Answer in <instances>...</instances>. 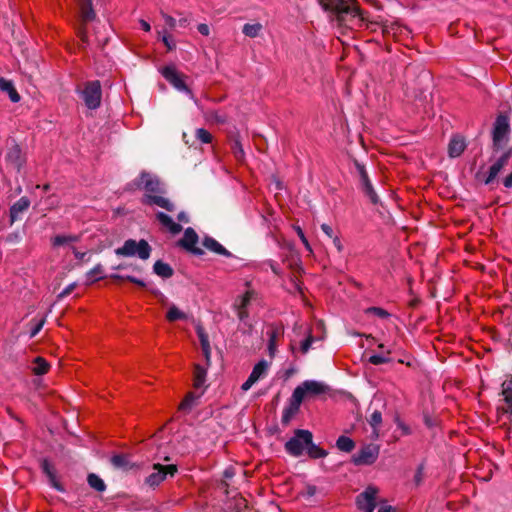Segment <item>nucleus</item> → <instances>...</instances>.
Here are the masks:
<instances>
[{"label": "nucleus", "instance_id": "1", "mask_svg": "<svg viewBox=\"0 0 512 512\" xmlns=\"http://www.w3.org/2000/svg\"><path fill=\"white\" fill-rule=\"evenodd\" d=\"M127 189H144L147 192L141 200L144 205H157L169 212L175 210V205L169 199L156 195L164 193V189L159 178L147 171H142L139 177L128 183Z\"/></svg>", "mask_w": 512, "mask_h": 512}, {"label": "nucleus", "instance_id": "2", "mask_svg": "<svg viewBox=\"0 0 512 512\" xmlns=\"http://www.w3.org/2000/svg\"><path fill=\"white\" fill-rule=\"evenodd\" d=\"M319 3L324 10L332 12L340 24H346L356 17L365 20L356 0H319Z\"/></svg>", "mask_w": 512, "mask_h": 512}, {"label": "nucleus", "instance_id": "3", "mask_svg": "<svg viewBox=\"0 0 512 512\" xmlns=\"http://www.w3.org/2000/svg\"><path fill=\"white\" fill-rule=\"evenodd\" d=\"M510 123L509 117L500 113L492 128V149L493 152H499L504 149L510 140Z\"/></svg>", "mask_w": 512, "mask_h": 512}, {"label": "nucleus", "instance_id": "4", "mask_svg": "<svg viewBox=\"0 0 512 512\" xmlns=\"http://www.w3.org/2000/svg\"><path fill=\"white\" fill-rule=\"evenodd\" d=\"M114 252L119 257L137 256L141 260H147L150 258L152 247L145 239L139 241L128 239L121 247L116 248Z\"/></svg>", "mask_w": 512, "mask_h": 512}, {"label": "nucleus", "instance_id": "5", "mask_svg": "<svg viewBox=\"0 0 512 512\" xmlns=\"http://www.w3.org/2000/svg\"><path fill=\"white\" fill-rule=\"evenodd\" d=\"M312 438L313 434L311 431L305 429H296L294 431V436L285 443L284 449L290 456L298 458L303 455L307 444L311 443Z\"/></svg>", "mask_w": 512, "mask_h": 512}, {"label": "nucleus", "instance_id": "6", "mask_svg": "<svg viewBox=\"0 0 512 512\" xmlns=\"http://www.w3.org/2000/svg\"><path fill=\"white\" fill-rule=\"evenodd\" d=\"M82 99L88 109H97L101 104L102 89L98 80L89 81L81 91Z\"/></svg>", "mask_w": 512, "mask_h": 512}, {"label": "nucleus", "instance_id": "7", "mask_svg": "<svg viewBox=\"0 0 512 512\" xmlns=\"http://www.w3.org/2000/svg\"><path fill=\"white\" fill-rule=\"evenodd\" d=\"M5 161L10 167L15 169L18 173L21 171V169L26 163V156L22 152L20 145L16 142L15 139H11L8 142Z\"/></svg>", "mask_w": 512, "mask_h": 512}, {"label": "nucleus", "instance_id": "8", "mask_svg": "<svg viewBox=\"0 0 512 512\" xmlns=\"http://www.w3.org/2000/svg\"><path fill=\"white\" fill-rule=\"evenodd\" d=\"M512 157V148L506 149L502 155L489 167L488 172L483 175V183L485 185L493 184L500 172L507 166Z\"/></svg>", "mask_w": 512, "mask_h": 512}, {"label": "nucleus", "instance_id": "9", "mask_svg": "<svg viewBox=\"0 0 512 512\" xmlns=\"http://www.w3.org/2000/svg\"><path fill=\"white\" fill-rule=\"evenodd\" d=\"M153 468L155 471L145 479V483L151 487L158 486L167 476L173 477L177 472V466L174 464L162 465L157 463L153 465Z\"/></svg>", "mask_w": 512, "mask_h": 512}, {"label": "nucleus", "instance_id": "10", "mask_svg": "<svg viewBox=\"0 0 512 512\" xmlns=\"http://www.w3.org/2000/svg\"><path fill=\"white\" fill-rule=\"evenodd\" d=\"M379 456V447L374 444H368L362 447L352 456L353 464L357 466L371 465Z\"/></svg>", "mask_w": 512, "mask_h": 512}, {"label": "nucleus", "instance_id": "11", "mask_svg": "<svg viewBox=\"0 0 512 512\" xmlns=\"http://www.w3.org/2000/svg\"><path fill=\"white\" fill-rule=\"evenodd\" d=\"M328 390L329 387L323 382L315 380H305L300 385H298L293 392L300 391L303 401L306 397L319 396L321 394L326 393Z\"/></svg>", "mask_w": 512, "mask_h": 512}, {"label": "nucleus", "instance_id": "12", "mask_svg": "<svg viewBox=\"0 0 512 512\" xmlns=\"http://www.w3.org/2000/svg\"><path fill=\"white\" fill-rule=\"evenodd\" d=\"M377 493L378 489L376 487L368 486L356 498L358 508L364 512H374Z\"/></svg>", "mask_w": 512, "mask_h": 512}, {"label": "nucleus", "instance_id": "13", "mask_svg": "<svg viewBox=\"0 0 512 512\" xmlns=\"http://www.w3.org/2000/svg\"><path fill=\"white\" fill-rule=\"evenodd\" d=\"M198 240L196 231L188 227L184 231L183 238L178 241V245L194 255L201 256L204 254V250L196 246Z\"/></svg>", "mask_w": 512, "mask_h": 512}, {"label": "nucleus", "instance_id": "14", "mask_svg": "<svg viewBox=\"0 0 512 512\" xmlns=\"http://www.w3.org/2000/svg\"><path fill=\"white\" fill-rule=\"evenodd\" d=\"M302 395L300 391L293 392L291 398L289 399V404L284 408L281 423L284 426H287L292 418L299 412L301 403H302Z\"/></svg>", "mask_w": 512, "mask_h": 512}, {"label": "nucleus", "instance_id": "15", "mask_svg": "<svg viewBox=\"0 0 512 512\" xmlns=\"http://www.w3.org/2000/svg\"><path fill=\"white\" fill-rule=\"evenodd\" d=\"M163 77L179 91L190 92L183 80V75L179 73L173 66H165L162 69Z\"/></svg>", "mask_w": 512, "mask_h": 512}, {"label": "nucleus", "instance_id": "16", "mask_svg": "<svg viewBox=\"0 0 512 512\" xmlns=\"http://www.w3.org/2000/svg\"><path fill=\"white\" fill-rule=\"evenodd\" d=\"M112 467L122 472H129L133 469H138V465L130 460L127 454H114L110 458Z\"/></svg>", "mask_w": 512, "mask_h": 512}, {"label": "nucleus", "instance_id": "17", "mask_svg": "<svg viewBox=\"0 0 512 512\" xmlns=\"http://www.w3.org/2000/svg\"><path fill=\"white\" fill-rule=\"evenodd\" d=\"M30 200L28 197L23 196L18 199L10 208V224L21 218V214L26 212L30 207Z\"/></svg>", "mask_w": 512, "mask_h": 512}, {"label": "nucleus", "instance_id": "18", "mask_svg": "<svg viewBox=\"0 0 512 512\" xmlns=\"http://www.w3.org/2000/svg\"><path fill=\"white\" fill-rule=\"evenodd\" d=\"M41 469L43 473L47 476L50 485L54 489H56L59 492L65 491L64 487L56 479V472L53 465L47 459H43L41 461Z\"/></svg>", "mask_w": 512, "mask_h": 512}, {"label": "nucleus", "instance_id": "19", "mask_svg": "<svg viewBox=\"0 0 512 512\" xmlns=\"http://www.w3.org/2000/svg\"><path fill=\"white\" fill-rule=\"evenodd\" d=\"M203 247H205L207 250L224 256V257H232V253L228 251L223 245H221L217 240L210 236H205L202 241Z\"/></svg>", "mask_w": 512, "mask_h": 512}, {"label": "nucleus", "instance_id": "20", "mask_svg": "<svg viewBox=\"0 0 512 512\" xmlns=\"http://www.w3.org/2000/svg\"><path fill=\"white\" fill-rule=\"evenodd\" d=\"M466 143L463 137L454 136L448 145V154L451 158L459 157L465 150Z\"/></svg>", "mask_w": 512, "mask_h": 512}, {"label": "nucleus", "instance_id": "21", "mask_svg": "<svg viewBox=\"0 0 512 512\" xmlns=\"http://www.w3.org/2000/svg\"><path fill=\"white\" fill-rule=\"evenodd\" d=\"M156 219L173 234H179L182 231V226L179 223L173 221V219L164 212L156 213Z\"/></svg>", "mask_w": 512, "mask_h": 512}, {"label": "nucleus", "instance_id": "22", "mask_svg": "<svg viewBox=\"0 0 512 512\" xmlns=\"http://www.w3.org/2000/svg\"><path fill=\"white\" fill-rule=\"evenodd\" d=\"M81 20L83 24L95 19L96 13L93 9L92 0H80L79 2Z\"/></svg>", "mask_w": 512, "mask_h": 512}, {"label": "nucleus", "instance_id": "23", "mask_svg": "<svg viewBox=\"0 0 512 512\" xmlns=\"http://www.w3.org/2000/svg\"><path fill=\"white\" fill-rule=\"evenodd\" d=\"M0 90L7 93L10 100L14 103L19 102L21 99L19 93L15 89L13 82L3 77H0Z\"/></svg>", "mask_w": 512, "mask_h": 512}, {"label": "nucleus", "instance_id": "24", "mask_svg": "<svg viewBox=\"0 0 512 512\" xmlns=\"http://www.w3.org/2000/svg\"><path fill=\"white\" fill-rule=\"evenodd\" d=\"M207 377L206 368L202 367L199 364L194 365V374H193V387L195 389L206 388L205 382Z\"/></svg>", "mask_w": 512, "mask_h": 512}, {"label": "nucleus", "instance_id": "25", "mask_svg": "<svg viewBox=\"0 0 512 512\" xmlns=\"http://www.w3.org/2000/svg\"><path fill=\"white\" fill-rule=\"evenodd\" d=\"M153 272L163 279L171 278L174 275L173 268L168 263L162 260H157L154 263Z\"/></svg>", "mask_w": 512, "mask_h": 512}, {"label": "nucleus", "instance_id": "26", "mask_svg": "<svg viewBox=\"0 0 512 512\" xmlns=\"http://www.w3.org/2000/svg\"><path fill=\"white\" fill-rule=\"evenodd\" d=\"M306 452L308 456L312 459L324 458L328 455V452L326 450L314 444L313 438L311 439V443L307 444Z\"/></svg>", "mask_w": 512, "mask_h": 512}, {"label": "nucleus", "instance_id": "27", "mask_svg": "<svg viewBox=\"0 0 512 512\" xmlns=\"http://www.w3.org/2000/svg\"><path fill=\"white\" fill-rule=\"evenodd\" d=\"M87 482H88L89 486L92 489L96 490L97 492H104L106 490V484L104 483L103 479H101L95 473L88 474Z\"/></svg>", "mask_w": 512, "mask_h": 512}, {"label": "nucleus", "instance_id": "28", "mask_svg": "<svg viewBox=\"0 0 512 512\" xmlns=\"http://www.w3.org/2000/svg\"><path fill=\"white\" fill-rule=\"evenodd\" d=\"M33 363L32 372L35 375H44L49 371L50 365L43 357H36Z\"/></svg>", "mask_w": 512, "mask_h": 512}, {"label": "nucleus", "instance_id": "29", "mask_svg": "<svg viewBox=\"0 0 512 512\" xmlns=\"http://www.w3.org/2000/svg\"><path fill=\"white\" fill-rule=\"evenodd\" d=\"M268 369V363L266 360L259 361L254 367L249 377L255 381V383L264 376Z\"/></svg>", "mask_w": 512, "mask_h": 512}, {"label": "nucleus", "instance_id": "30", "mask_svg": "<svg viewBox=\"0 0 512 512\" xmlns=\"http://www.w3.org/2000/svg\"><path fill=\"white\" fill-rule=\"evenodd\" d=\"M336 447L343 452L349 453L355 448V442L347 436H340L336 441Z\"/></svg>", "mask_w": 512, "mask_h": 512}, {"label": "nucleus", "instance_id": "31", "mask_svg": "<svg viewBox=\"0 0 512 512\" xmlns=\"http://www.w3.org/2000/svg\"><path fill=\"white\" fill-rule=\"evenodd\" d=\"M502 394L509 406L508 412L512 415V378L502 383Z\"/></svg>", "mask_w": 512, "mask_h": 512}, {"label": "nucleus", "instance_id": "32", "mask_svg": "<svg viewBox=\"0 0 512 512\" xmlns=\"http://www.w3.org/2000/svg\"><path fill=\"white\" fill-rule=\"evenodd\" d=\"M104 267L102 264H97L86 273L88 284H92L98 280L103 279Z\"/></svg>", "mask_w": 512, "mask_h": 512}, {"label": "nucleus", "instance_id": "33", "mask_svg": "<svg viewBox=\"0 0 512 512\" xmlns=\"http://www.w3.org/2000/svg\"><path fill=\"white\" fill-rule=\"evenodd\" d=\"M199 398H200V395H196L193 392L187 393L186 396L184 397V399L182 400V402L180 403L179 409L184 410V411H190L191 408L193 407L195 401Z\"/></svg>", "mask_w": 512, "mask_h": 512}, {"label": "nucleus", "instance_id": "34", "mask_svg": "<svg viewBox=\"0 0 512 512\" xmlns=\"http://www.w3.org/2000/svg\"><path fill=\"white\" fill-rule=\"evenodd\" d=\"M78 239V236L75 235H56L52 238V245L54 247H59L71 242H76Z\"/></svg>", "mask_w": 512, "mask_h": 512}, {"label": "nucleus", "instance_id": "35", "mask_svg": "<svg viewBox=\"0 0 512 512\" xmlns=\"http://www.w3.org/2000/svg\"><path fill=\"white\" fill-rule=\"evenodd\" d=\"M272 330L268 333L269 341H268V350L270 355H273L276 350V339L282 333V331L275 326H271Z\"/></svg>", "mask_w": 512, "mask_h": 512}, {"label": "nucleus", "instance_id": "36", "mask_svg": "<svg viewBox=\"0 0 512 512\" xmlns=\"http://www.w3.org/2000/svg\"><path fill=\"white\" fill-rule=\"evenodd\" d=\"M231 150H232L234 156L236 157V159H238V160L243 159L244 150H243L242 143L238 136H234L231 139Z\"/></svg>", "mask_w": 512, "mask_h": 512}, {"label": "nucleus", "instance_id": "37", "mask_svg": "<svg viewBox=\"0 0 512 512\" xmlns=\"http://www.w3.org/2000/svg\"><path fill=\"white\" fill-rule=\"evenodd\" d=\"M262 30V25L260 23H253V24H245L243 26L242 32L245 36L254 38L258 36L259 32Z\"/></svg>", "mask_w": 512, "mask_h": 512}, {"label": "nucleus", "instance_id": "38", "mask_svg": "<svg viewBox=\"0 0 512 512\" xmlns=\"http://www.w3.org/2000/svg\"><path fill=\"white\" fill-rule=\"evenodd\" d=\"M166 318L170 322H175L178 320H185L187 316L185 313L180 311L175 305H172L167 312Z\"/></svg>", "mask_w": 512, "mask_h": 512}, {"label": "nucleus", "instance_id": "39", "mask_svg": "<svg viewBox=\"0 0 512 512\" xmlns=\"http://www.w3.org/2000/svg\"><path fill=\"white\" fill-rule=\"evenodd\" d=\"M110 277H111V279L116 280V281L126 280V281H129L131 283L138 285L139 287H142V288L146 287V283L143 280L138 279L134 276H130V275L124 276V275H120V274H112Z\"/></svg>", "mask_w": 512, "mask_h": 512}, {"label": "nucleus", "instance_id": "40", "mask_svg": "<svg viewBox=\"0 0 512 512\" xmlns=\"http://www.w3.org/2000/svg\"><path fill=\"white\" fill-rule=\"evenodd\" d=\"M195 137L198 141H200L203 144H208L212 142L213 136L212 134L204 129V128H198L195 131Z\"/></svg>", "mask_w": 512, "mask_h": 512}, {"label": "nucleus", "instance_id": "41", "mask_svg": "<svg viewBox=\"0 0 512 512\" xmlns=\"http://www.w3.org/2000/svg\"><path fill=\"white\" fill-rule=\"evenodd\" d=\"M390 354V351L388 350L385 354H376L369 357L368 361L369 363L373 365H380L384 363H389L391 361V358L388 356Z\"/></svg>", "mask_w": 512, "mask_h": 512}, {"label": "nucleus", "instance_id": "42", "mask_svg": "<svg viewBox=\"0 0 512 512\" xmlns=\"http://www.w3.org/2000/svg\"><path fill=\"white\" fill-rule=\"evenodd\" d=\"M364 193V195L366 197L369 198L370 202L373 204V205H378L380 204V198L379 196L377 195L376 191L374 190V187L373 185H371L370 187H367L366 189H364L362 191Z\"/></svg>", "mask_w": 512, "mask_h": 512}, {"label": "nucleus", "instance_id": "43", "mask_svg": "<svg viewBox=\"0 0 512 512\" xmlns=\"http://www.w3.org/2000/svg\"><path fill=\"white\" fill-rule=\"evenodd\" d=\"M366 314H374L376 315L377 317L379 318H388L390 316V314L388 313V311H386L385 309L381 308V307H369L366 309L365 311Z\"/></svg>", "mask_w": 512, "mask_h": 512}, {"label": "nucleus", "instance_id": "44", "mask_svg": "<svg viewBox=\"0 0 512 512\" xmlns=\"http://www.w3.org/2000/svg\"><path fill=\"white\" fill-rule=\"evenodd\" d=\"M382 422V414L380 411L378 410H375L371 416H370V419H369V424L371 425V427L374 428V430L376 429L377 426H379Z\"/></svg>", "mask_w": 512, "mask_h": 512}, {"label": "nucleus", "instance_id": "45", "mask_svg": "<svg viewBox=\"0 0 512 512\" xmlns=\"http://www.w3.org/2000/svg\"><path fill=\"white\" fill-rule=\"evenodd\" d=\"M197 335L199 337V341L201 344V347L209 346V339L207 333L204 331L202 327H197Z\"/></svg>", "mask_w": 512, "mask_h": 512}, {"label": "nucleus", "instance_id": "46", "mask_svg": "<svg viewBox=\"0 0 512 512\" xmlns=\"http://www.w3.org/2000/svg\"><path fill=\"white\" fill-rule=\"evenodd\" d=\"M424 469H425V464L424 463L419 464V466L417 467L416 473L414 475V482H415L416 485H420L422 483L423 475H424Z\"/></svg>", "mask_w": 512, "mask_h": 512}, {"label": "nucleus", "instance_id": "47", "mask_svg": "<svg viewBox=\"0 0 512 512\" xmlns=\"http://www.w3.org/2000/svg\"><path fill=\"white\" fill-rule=\"evenodd\" d=\"M314 340V337L309 335L304 341L301 342L300 350L303 354H306L309 351Z\"/></svg>", "mask_w": 512, "mask_h": 512}, {"label": "nucleus", "instance_id": "48", "mask_svg": "<svg viewBox=\"0 0 512 512\" xmlns=\"http://www.w3.org/2000/svg\"><path fill=\"white\" fill-rule=\"evenodd\" d=\"M354 165H355L357 172L359 173L360 180L368 177V173L366 171L364 164L360 163L358 160L355 159Z\"/></svg>", "mask_w": 512, "mask_h": 512}, {"label": "nucleus", "instance_id": "49", "mask_svg": "<svg viewBox=\"0 0 512 512\" xmlns=\"http://www.w3.org/2000/svg\"><path fill=\"white\" fill-rule=\"evenodd\" d=\"M45 321V318H42L34 325V327L30 331V338L35 337L41 331L45 324Z\"/></svg>", "mask_w": 512, "mask_h": 512}, {"label": "nucleus", "instance_id": "50", "mask_svg": "<svg viewBox=\"0 0 512 512\" xmlns=\"http://www.w3.org/2000/svg\"><path fill=\"white\" fill-rule=\"evenodd\" d=\"M251 301V292H246L242 297H241V301L239 304H237L236 306L237 307H240V308H246L249 303Z\"/></svg>", "mask_w": 512, "mask_h": 512}, {"label": "nucleus", "instance_id": "51", "mask_svg": "<svg viewBox=\"0 0 512 512\" xmlns=\"http://www.w3.org/2000/svg\"><path fill=\"white\" fill-rule=\"evenodd\" d=\"M76 283L69 284L66 288L63 289V291L57 296L58 299H63L64 297L68 296L72 291L75 289Z\"/></svg>", "mask_w": 512, "mask_h": 512}, {"label": "nucleus", "instance_id": "52", "mask_svg": "<svg viewBox=\"0 0 512 512\" xmlns=\"http://www.w3.org/2000/svg\"><path fill=\"white\" fill-rule=\"evenodd\" d=\"M162 41H163V43L165 44V46L167 47L168 50L175 49L176 44L174 43V41L172 40V38L169 35H164L162 37Z\"/></svg>", "mask_w": 512, "mask_h": 512}, {"label": "nucleus", "instance_id": "53", "mask_svg": "<svg viewBox=\"0 0 512 512\" xmlns=\"http://www.w3.org/2000/svg\"><path fill=\"white\" fill-rule=\"evenodd\" d=\"M297 233H298V236L300 237L302 243L306 247V249L309 250V251H312L311 246H310V244H309L307 238L305 237V235H304V233H303L301 228L298 227Z\"/></svg>", "mask_w": 512, "mask_h": 512}, {"label": "nucleus", "instance_id": "54", "mask_svg": "<svg viewBox=\"0 0 512 512\" xmlns=\"http://www.w3.org/2000/svg\"><path fill=\"white\" fill-rule=\"evenodd\" d=\"M201 348H202V352H203L205 360H206V364H207V366H210V363H211V348H210V345L209 346H205V347H201Z\"/></svg>", "mask_w": 512, "mask_h": 512}, {"label": "nucleus", "instance_id": "55", "mask_svg": "<svg viewBox=\"0 0 512 512\" xmlns=\"http://www.w3.org/2000/svg\"><path fill=\"white\" fill-rule=\"evenodd\" d=\"M321 230L329 237V238H333L335 235H334V232H333V229L330 225L326 224V223H323L321 225Z\"/></svg>", "mask_w": 512, "mask_h": 512}, {"label": "nucleus", "instance_id": "56", "mask_svg": "<svg viewBox=\"0 0 512 512\" xmlns=\"http://www.w3.org/2000/svg\"><path fill=\"white\" fill-rule=\"evenodd\" d=\"M99 29L100 28H98V27L94 28L98 44L103 48L108 43L109 38L108 37H104L103 39H100V37H99V33H100Z\"/></svg>", "mask_w": 512, "mask_h": 512}, {"label": "nucleus", "instance_id": "57", "mask_svg": "<svg viewBox=\"0 0 512 512\" xmlns=\"http://www.w3.org/2000/svg\"><path fill=\"white\" fill-rule=\"evenodd\" d=\"M78 37L81 39L83 43L88 44L89 40L86 28L82 27L78 30Z\"/></svg>", "mask_w": 512, "mask_h": 512}, {"label": "nucleus", "instance_id": "58", "mask_svg": "<svg viewBox=\"0 0 512 512\" xmlns=\"http://www.w3.org/2000/svg\"><path fill=\"white\" fill-rule=\"evenodd\" d=\"M163 18L166 22V24L170 27V28H174L177 24V21L176 19H174L172 16L170 15H167V14H163Z\"/></svg>", "mask_w": 512, "mask_h": 512}, {"label": "nucleus", "instance_id": "59", "mask_svg": "<svg viewBox=\"0 0 512 512\" xmlns=\"http://www.w3.org/2000/svg\"><path fill=\"white\" fill-rule=\"evenodd\" d=\"M197 29H198V32L204 36H208L210 33L209 26L204 23L199 24Z\"/></svg>", "mask_w": 512, "mask_h": 512}, {"label": "nucleus", "instance_id": "60", "mask_svg": "<svg viewBox=\"0 0 512 512\" xmlns=\"http://www.w3.org/2000/svg\"><path fill=\"white\" fill-rule=\"evenodd\" d=\"M254 384L255 381L248 376L247 380L242 384L241 389L243 391H248Z\"/></svg>", "mask_w": 512, "mask_h": 512}, {"label": "nucleus", "instance_id": "61", "mask_svg": "<svg viewBox=\"0 0 512 512\" xmlns=\"http://www.w3.org/2000/svg\"><path fill=\"white\" fill-rule=\"evenodd\" d=\"M177 220L180 223H188L190 221L189 216L184 211H181V212L178 213Z\"/></svg>", "mask_w": 512, "mask_h": 512}, {"label": "nucleus", "instance_id": "62", "mask_svg": "<svg viewBox=\"0 0 512 512\" xmlns=\"http://www.w3.org/2000/svg\"><path fill=\"white\" fill-rule=\"evenodd\" d=\"M317 493V487L314 485H307L305 495L312 497Z\"/></svg>", "mask_w": 512, "mask_h": 512}, {"label": "nucleus", "instance_id": "63", "mask_svg": "<svg viewBox=\"0 0 512 512\" xmlns=\"http://www.w3.org/2000/svg\"><path fill=\"white\" fill-rule=\"evenodd\" d=\"M503 185L506 188H512V172L503 179Z\"/></svg>", "mask_w": 512, "mask_h": 512}, {"label": "nucleus", "instance_id": "64", "mask_svg": "<svg viewBox=\"0 0 512 512\" xmlns=\"http://www.w3.org/2000/svg\"><path fill=\"white\" fill-rule=\"evenodd\" d=\"M378 512H395V508L390 505H382L379 507Z\"/></svg>", "mask_w": 512, "mask_h": 512}]
</instances>
